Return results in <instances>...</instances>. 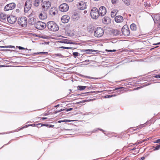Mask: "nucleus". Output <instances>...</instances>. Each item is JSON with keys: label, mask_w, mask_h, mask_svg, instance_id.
Instances as JSON below:
<instances>
[{"label": "nucleus", "mask_w": 160, "mask_h": 160, "mask_svg": "<svg viewBox=\"0 0 160 160\" xmlns=\"http://www.w3.org/2000/svg\"><path fill=\"white\" fill-rule=\"evenodd\" d=\"M46 27L50 31L55 32L58 31L59 29L57 24L53 21L48 22L46 24Z\"/></svg>", "instance_id": "f257e3e1"}, {"label": "nucleus", "mask_w": 160, "mask_h": 160, "mask_svg": "<svg viewBox=\"0 0 160 160\" xmlns=\"http://www.w3.org/2000/svg\"><path fill=\"white\" fill-rule=\"evenodd\" d=\"M104 33V30L101 27H98L95 28L94 32V36L97 38L102 37Z\"/></svg>", "instance_id": "f03ea898"}, {"label": "nucleus", "mask_w": 160, "mask_h": 160, "mask_svg": "<svg viewBox=\"0 0 160 160\" xmlns=\"http://www.w3.org/2000/svg\"><path fill=\"white\" fill-rule=\"evenodd\" d=\"M18 24L22 27H26L27 25V19L25 17H21L18 19Z\"/></svg>", "instance_id": "7ed1b4c3"}, {"label": "nucleus", "mask_w": 160, "mask_h": 160, "mask_svg": "<svg viewBox=\"0 0 160 160\" xmlns=\"http://www.w3.org/2000/svg\"><path fill=\"white\" fill-rule=\"evenodd\" d=\"M99 14L97 8H93L91 10L90 15L92 18L96 19L100 16Z\"/></svg>", "instance_id": "20e7f679"}, {"label": "nucleus", "mask_w": 160, "mask_h": 160, "mask_svg": "<svg viewBox=\"0 0 160 160\" xmlns=\"http://www.w3.org/2000/svg\"><path fill=\"white\" fill-rule=\"evenodd\" d=\"M41 6L43 10L46 11L51 7V3L49 1H45L42 2Z\"/></svg>", "instance_id": "39448f33"}, {"label": "nucleus", "mask_w": 160, "mask_h": 160, "mask_svg": "<svg viewBox=\"0 0 160 160\" xmlns=\"http://www.w3.org/2000/svg\"><path fill=\"white\" fill-rule=\"evenodd\" d=\"M35 26L38 29L42 30L46 27V24L44 22L39 21L37 22L35 24Z\"/></svg>", "instance_id": "423d86ee"}, {"label": "nucleus", "mask_w": 160, "mask_h": 160, "mask_svg": "<svg viewBox=\"0 0 160 160\" xmlns=\"http://www.w3.org/2000/svg\"><path fill=\"white\" fill-rule=\"evenodd\" d=\"M122 33L125 36H128L130 34V31L128 26L126 25H124L122 29Z\"/></svg>", "instance_id": "0eeeda50"}, {"label": "nucleus", "mask_w": 160, "mask_h": 160, "mask_svg": "<svg viewBox=\"0 0 160 160\" xmlns=\"http://www.w3.org/2000/svg\"><path fill=\"white\" fill-rule=\"evenodd\" d=\"M32 1L31 0H27L25 4L24 12H28L29 10L32 6Z\"/></svg>", "instance_id": "6e6552de"}, {"label": "nucleus", "mask_w": 160, "mask_h": 160, "mask_svg": "<svg viewBox=\"0 0 160 160\" xmlns=\"http://www.w3.org/2000/svg\"><path fill=\"white\" fill-rule=\"evenodd\" d=\"M59 8V10L62 12H66L68 10L69 6L67 4L63 3L60 5Z\"/></svg>", "instance_id": "1a4fd4ad"}, {"label": "nucleus", "mask_w": 160, "mask_h": 160, "mask_svg": "<svg viewBox=\"0 0 160 160\" xmlns=\"http://www.w3.org/2000/svg\"><path fill=\"white\" fill-rule=\"evenodd\" d=\"M16 5L14 3H11L6 5L4 8L5 11H8L13 9L15 7Z\"/></svg>", "instance_id": "9d476101"}, {"label": "nucleus", "mask_w": 160, "mask_h": 160, "mask_svg": "<svg viewBox=\"0 0 160 160\" xmlns=\"http://www.w3.org/2000/svg\"><path fill=\"white\" fill-rule=\"evenodd\" d=\"M98 12L100 13V15L103 16L106 14L107 12V10L104 7L102 6L99 8V10H98Z\"/></svg>", "instance_id": "9b49d317"}, {"label": "nucleus", "mask_w": 160, "mask_h": 160, "mask_svg": "<svg viewBox=\"0 0 160 160\" xmlns=\"http://www.w3.org/2000/svg\"><path fill=\"white\" fill-rule=\"evenodd\" d=\"M7 19L9 23L12 24H13L16 22L17 20V18L15 16H11L8 17Z\"/></svg>", "instance_id": "f8f14e48"}, {"label": "nucleus", "mask_w": 160, "mask_h": 160, "mask_svg": "<svg viewBox=\"0 0 160 160\" xmlns=\"http://www.w3.org/2000/svg\"><path fill=\"white\" fill-rule=\"evenodd\" d=\"M70 19L69 17L67 15H63L61 18V21L63 23H66L68 22Z\"/></svg>", "instance_id": "ddd939ff"}, {"label": "nucleus", "mask_w": 160, "mask_h": 160, "mask_svg": "<svg viewBox=\"0 0 160 160\" xmlns=\"http://www.w3.org/2000/svg\"><path fill=\"white\" fill-rule=\"evenodd\" d=\"M102 22L104 24H107L110 23L111 19L108 17L105 16L102 19Z\"/></svg>", "instance_id": "4468645a"}, {"label": "nucleus", "mask_w": 160, "mask_h": 160, "mask_svg": "<svg viewBox=\"0 0 160 160\" xmlns=\"http://www.w3.org/2000/svg\"><path fill=\"white\" fill-rule=\"evenodd\" d=\"M46 13L44 12H42L39 15V18L41 20H44L47 18Z\"/></svg>", "instance_id": "2eb2a0df"}, {"label": "nucleus", "mask_w": 160, "mask_h": 160, "mask_svg": "<svg viewBox=\"0 0 160 160\" xmlns=\"http://www.w3.org/2000/svg\"><path fill=\"white\" fill-rule=\"evenodd\" d=\"M115 20L117 23L121 22L123 20V17L121 16H117L115 18Z\"/></svg>", "instance_id": "dca6fc26"}, {"label": "nucleus", "mask_w": 160, "mask_h": 160, "mask_svg": "<svg viewBox=\"0 0 160 160\" xmlns=\"http://www.w3.org/2000/svg\"><path fill=\"white\" fill-rule=\"evenodd\" d=\"M86 4L83 2H81L79 3L78 8L80 10H83L86 8Z\"/></svg>", "instance_id": "f3484780"}, {"label": "nucleus", "mask_w": 160, "mask_h": 160, "mask_svg": "<svg viewBox=\"0 0 160 160\" xmlns=\"http://www.w3.org/2000/svg\"><path fill=\"white\" fill-rule=\"evenodd\" d=\"M57 12L56 8L55 7L52 8L50 10V14L51 15H54Z\"/></svg>", "instance_id": "a211bd4d"}, {"label": "nucleus", "mask_w": 160, "mask_h": 160, "mask_svg": "<svg viewBox=\"0 0 160 160\" xmlns=\"http://www.w3.org/2000/svg\"><path fill=\"white\" fill-rule=\"evenodd\" d=\"M0 16L1 19L2 21L5 20L7 18H7H8V16L3 13H1Z\"/></svg>", "instance_id": "6ab92c4d"}, {"label": "nucleus", "mask_w": 160, "mask_h": 160, "mask_svg": "<svg viewBox=\"0 0 160 160\" xmlns=\"http://www.w3.org/2000/svg\"><path fill=\"white\" fill-rule=\"evenodd\" d=\"M43 0H35L34 2V5L36 7H38L40 4L42 2Z\"/></svg>", "instance_id": "aec40b11"}, {"label": "nucleus", "mask_w": 160, "mask_h": 160, "mask_svg": "<svg viewBox=\"0 0 160 160\" xmlns=\"http://www.w3.org/2000/svg\"><path fill=\"white\" fill-rule=\"evenodd\" d=\"M130 28L132 31H136L137 29L136 25L134 23H132L130 25Z\"/></svg>", "instance_id": "412c9836"}, {"label": "nucleus", "mask_w": 160, "mask_h": 160, "mask_svg": "<svg viewBox=\"0 0 160 160\" xmlns=\"http://www.w3.org/2000/svg\"><path fill=\"white\" fill-rule=\"evenodd\" d=\"M117 12L115 10H113L111 12V16L112 18L114 17L116 15L117 13Z\"/></svg>", "instance_id": "4be33fe9"}, {"label": "nucleus", "mask_w": 160, "mask_h": 160, "mask_svg": "<svg viewBox=\"0 0 160 160\" xmlns=\"http://www.w3.org/2000/svg\"><path fill=\"white\" fill-rule=\"evenodd\" d=\"M86 86H78L77 87V88L78 90L81 91L85 89L86 88Z\"/></svg>", "instance_id": "5701e85b"}, {"label": "nucleus", "mask_w": 160, "mask_h": 160, "mask_svg": "<svg viewBox=\"0 0 160 160\" xmlns=\"http://www.w3.org/2000/svg\"><path fill=\"white\" fill-rule=\"evenodd\" d=\"M121 136L120 137L121 138H123L125 137H128V136H129V135L127 133H122L120 135Z\"/></svg>", "instance_id": "b1692460"}, {"label": "nucleus", "mask_w": 160, "mask_h": 160, "mask_svg": "<svg viewBox=\"0 0 160 160\" xmlns=\"http://www.w3.org/2000/svg\"><path fill=\"white\" fill-rule=\"evenodd\" d=\"M35 19L34 18H30L29 22L31 24H33L35 22Z\"/></svg>", "instance_id": "393cba45"}, {"label": "nucleus", "mask_w": 160, "mask_h": 160, "mask_svg": "<svg viewBox=\"0 0 160 160\" xmlns=\"http://www.w3.org/2000/svg\"><path fill=\"white\" fill-rule=\"evenodd\" d=\"M122 1L127 6H128L130 4V0H122Z\"/></svg>", "instance_id": "a878e982"}, {"label": "nucleus", "mask_w": 160, "mask_h": 160, "mask_svg": "<svg viewBox=\"0 0 160 160\" xmlns=\"http://www.w3.org/2000/svg\"><path fill=\"white\" fill-rule=\"evenodd\" d=\"M93 51L92 50H90V49H87L85 50L84 51V52H86V53L89 54L91 52H92Z\"/></svg>", "instance_id": "bb28decb"}, {"label": "nucleus", "mask_w": 160, "mask_h": 160, "mask_svg": "<svg viewBox=\"0 0 160 160\" xmlns=\"http://www.w3.org/2000/svg\"><path fill=\"white\" fill-rule=\"evenodd\" d=\"M60 42L62 43H69V40L67 39H63Z\"/></svg>", "instance_id": "cd10ccee"}, {"label": "nucleus", "mask_w": 160, "mask_h": 160, "mask_svg": "<svg viewBox=\"0 0 160 160\" xmlns=\"http://www.w3.org/2000/svg\"><path fill=\"white\" fill-rule=\"evenodd\" d=\"M144 5L145 7L147 8L151 7V5L150 4H148L147 2H144Z\"/></svg>", "instance_id": "c85d7f7f"}, {"label": "nucleus", "mask_w": 160, "mask_h": 160, "mask_svg": "<svg viewBox=\"0 0 160 160\" xmlns=\"http://www.w3.org/2000/svg\"><path fill=\"white\" fill-rule=\"evenodd\" d=\"M116 96V95H106V96H104V98H111L112 97L115 96Z\"/></svg>", "instance_id": "c756f323"}, {"label": "nucleus", "mask_w": 160, "mask_h": 160, "mask_svg": "<svg viewBox=\"0 0 160 160\" xmlns=\"http://www.w3.org/2000/svg\"><path fill=\"white\" fill-rule=\"evenodd\" d=\"M71 121L67 120H59L58 121V123H61L62 122H70Z\"/></svg>", "instance_id": "7c9ffc66"}, {"label": "nucleus", "mask_w": 160, "mask_h": 160, "mask_svg": "<svg viewBox=\"0 0 160 160\" xmlns=\"http://www.w3.org/2000/svg\"><path fill=\"white\" fill-rule=\"evenodd\" d=\"M40 123H38L37 124H28L29 126H32V127H36L37 126V125H40Z\"/></svg>", "instance_id": "2f4dec72"}, {"label": "nucleus", "mask_w": 160, "mask_h": 160, "mask_svg": "<svg viewBox=\"0 0 160 160\" xmlns=\"http://www.w3.org/2000/svg\"><path fill=\"white\" fill-rule=\"evenodd\" d=\"M63 48V49H72L73 48H70L65 47L62 46L60 48Z\"/></svg>", "instance_id": "473e14b6"}, {"label": "nucleus", "mask_w": 160, "mask_h": 160, "mask_svg": "<svg viewBox=\"0 0 160 160\" xmlns=\"http://www.w3.org/2000/svg\"><path fill=\"white\" fill-rule=\"evenodd\" d=\"M72 54L74 57H76L78 56L79 53L78 52H74Z\"/></svg>", "instance_id": "72a5a7b5"}, {"label": "nucleus", "mask_w": 160, "mask_h": 160, "mask_svg": "<svg viewBox=\"0 0 160 160\" xmlns=\"http://www.w3.org/2000/svg\"><path fill=\"white\" fill-rule=\"evenodd\" d=\"M3 47L6 48H15L14 46H3Z\"/></svg>", "instance_id": "f704fd0d"}, {"label": "nucleus", "mask_w": 160, "mask_h": 160, "mask_svg": "<svg viewBox=\"0 0 160 160\" xmlns=\"http://www.w3.org/2000/svg\"><path fill=\"white\" fill-rule=\"evenodd\" d=\"M118 1V0H111V2L113 4H116Z\"/></svg>", "instance_id": "c9c22d12"}, {"label": "nucleus", "mask_w": 160, "mask_h": 160, "mask_svg": "<svg viewBox=\"0 0 160 160\" xmlns=\"http://www.w3.org/2000/svg\"><path fill=\"white\" fill-rule=\"evenodd\" d=\"M145 126L144 124L142 125H140L138 126V128H141Z\"/></svg>", "instance_id": "e433bc0d"}, {"label": "nucleus", "mask_w": 160, "mask_h": 160, "mask_svg": "<svg viewBox=\"0 0 160 160\" xmlns=\"http://www.w3.org/2000/svg\"><path fill=\"white\" fill-rule=\"evenodd\" d=\"M143 141H142V142H139L137 143L134 144L133 145H137L139 144H141V143H142Z\"/></svg>", "instance_id": "4c0bfd02"}, {"label": "nucleus", "mask_w": 160, "mask_h": 160, "mask_svg": "<svg viewBox=\"0 0 160 160\" xmlns=\"http://www.w3.org/2000/svg\"><path fill=\"white\" fill-rule=\"evenodd\" d=\"M48 52H38L37 53V54H39L40 53H47L48 54Z\"/></svg>", "instance_id": "58836bf2"}, {"label": "nucleus", "mask_w": 160, "mask_h": 160, "mask_svg": "<svg viewBox=\"0 0 160 160\" xmlns=\"http://www.w3.org/2000/svg\"><path fill=\"white\" fill-rule=\"evenodd\" d=\"M48 126L47 124H42L41 125V126H39V127H41L42 126H46V127H48Z\"/></svg>", "instance_id": "ea45409f"}, {"label": "nucleus", "mask_w": 160, "mask_h": 160, "mask_svg": "<svg viewBox=\"0 0 160 160\" xmlns=\"http://www.w3.org/2000/svg\"><path fill=\"white\" fill-rule=\"evenodd\" d=\"M154 77L157 78H160V75H156Z\"/></svg>", "instance_id": "a19ab883"}, {"label": "nucleus", "mask_w": 160, "mask_h": 160, "mask_svg": "<svg viewBox=\"0 0 160 160\" xmlns=\"http://www.w3.org/2000/svg\"><path fill=\"white\" fill-rule=\"evenodd\" d=\"M123 87H120V88H115V90H117V89H120V91H122V90L123 89Z\"/></svg>", "instance_id": "79ce46f5"}, {"label": "nucleus", "mask_w": 160, "mask_h": 160, "mask_svg": "<svg viewBox=\"0 0 160 160\" xmlns=\"http://www.w3.org/2000/svg\"><path fill=\"white\" fill-rule=\"evenodd\" d=\"M18 48L20 50H24L25 49L24 48L20 46Z\"/></svg>", "instance_id": "37998d69"}, {"label": "nucleus", "mask_w": 160, "mask_h": 160, "mask_svg": "<svg viewBox=\"0 0 160 160\" xmlns=\"http://www.w3.org/2000/svg\"><path fill=\"white\" fill-rule=\"evenodd\" d=\"M160 142V139H158L156 140L155 142H154V143H159Z\"/></svg>", "instance_id": "c03bdc74"}, {"label": "nucleus", "mask_w": 160, "mask_h": 160, "mask_svg": "<svg viewBox=\"0 0 160 160\" xmlns=\"http://www.w3.org/2000/svg\"><path fill=\"white\" fill-rule=\"evenodd\" d=\"M47 125H48V127L49 128L53 127L54 126V125H52L47 124Z\"/></svg>", "instance_id": "a18cd8bd"}, {"label": "nucleus", "mask_w": 160, "mask_h": 160, "mask_svg": "<svg viewBox=\"0 0 160 160\" xmlns=\"http://www.w3.org/2000/svg\"><path fill=\"white\" fill-rule=\"evenodd\" d=\"M66 2H70L73 1L74 0H65Z\"/></svg>", "instance_id": "49530a36"}, {"label": "nucleus", "mask_w": 160, "mask_h": 160, "mask_svg": "<svg viewBox=\"0 0 160 160\" xmlns=\"http://www.w3.org/2000/svg\"><path fill=\"white\" fill-rule=\"evenodd\" d=\"M72 108H69L68 109H66V111H67V112H68V111H71V110H72Z\"/></svg>", "instance_id": "de8ad7c7"}, {"label": "nucleus", "mask_w": 160, "mask_h": 160, "mask_svg": "<svg viewBox=\"0 0 160 160\" xmlns=\"http://www.w3.org/2000/svg\"><path fill=\"white\" fill-rule=\"evenodd\" d=\"M28 127H29V125H28H28H27L25 126H24L22 128H28Z\"/></svg>", "instance_id": "09e8293b"}, {"label": "nucleus", "mask_w": 160, "mask_h": 160, "mask_svg": "<svg viewBox=\"0 0 160 160\" xmlns=\"http://www.w3.org/2000/svg\"><path fill=\"white\" fill-rule=\"evenodd\" d=\"M55 55L58 56H61V54L60 53L56 54H55Z\"/></svg>", "instance_id": "8fccbe9b"}, {"label": "nucleus", "mask_w": 160, "mask_h": 160, "mask_svg": "<svg viewBox=\"0 0 160 160\" xmlns=\"http://www.w3.org/2000/svg\"><path fill=\"white\" fill-rule=\"evenodd\" d=\"M16 12L17 13H18L19 12L20 10L19 9H17L16 10Z\"/></svg>", "instance_id": "3c124183"}, {"label": "nucleus", "mask_w": 160, "mask_h": 160, "mask_svg": "<svg viewBox=\"0 0 160 160\" xmlns=\"http://www.w3.org/2000/svg\"><path fill=\"white\" fill-rule=\"evenodd\" d=\"M122 160H129V159L128 158L126 157Z\"/></svg>", "instance_id": "603ef678"}, {"label": "nucleus", "mask_w": 160, "mask_h": 160, "mask_svg": "<svg viewBox=\"0 0 160 160\" xmlns=\"http://www.w3.org/2000/svg\"><path fill=\"white\" fill-rule=\"evenodd\" d=\"M47 118L46 117L42 118H41V120H44L47 119Z\"/></svg>", "instance_id": "864d4df0"}, {"label": "nucleus", "mask_w": 160, "mask_h": 160, "mask_svg": "<svg viewBox=\"0 0 160 160\" xmlns=\"http://www.w3.org/2000/svg\"><path fill=\"white\" fill-rule=\"evenodd\" d=\"M160 44V42H158L157 43H154V44H153V45H159V44Z\"/></svg>", "instance_id": "5fc2aeb1"}, {"label": "nucleus", "mask_w": 160, "mask_h": 160, "mask_svg": "<svg viewBox=\"0 0 160 160\" xmlns=\"http://www.w3.org/2000/svg\"><path fill=\"white\" fill-rule=\"evenodd\" d=\"M145 159V157H142L141 158V160H144Z\"/></svg>", "instance_id": "6e6d98bb"}, {"label": "nucleus", "mask_w": 160, "mask_h": 160, "mask_svg": "<svg viewBox=\"0 0 160 160\" xmlns=\"http://www.w3.org/2000/svg\"><path fill=\"white\" fill-rule=\"evenodd\" d=\"M64 109H61L60 110H59L58 111V112H61L63 110H64Z\"/></svg>", "instance_id": "4d7b16f0"}, {"label": "nucleus", "mask_w": 160, "mask_h": 160, "mask_svg": "<svg viewBox=\"0 0 160 160\" xmlns=\"http://www.w3.org/2000/svg\"><path fill=\"white\" fill-rule=\"evenodd\" d=\"M108 51L109 52H112V51H113V52H115L116 51V50H108Z\"/></svg>", "instance_id": "13d9d810"}, {"label": "nucleus", "mask_w": 160, "mask_h": 160, "mask_svg": "<svg viewBox=\"0 0 160 160\" xmlns=\"http://www.w3.org/2000/svg\"><path fill=\"white\" fill-rule=\"evenodd\" d=\"M140 88V87H138V88H135L134 89V90H138V89Z\"/></svg>", "instance_id": "bf43d9fd"}, {"label": "nucleus", "mask_w": 160, "mask_h": 160, "mask_svg": "<svg viewBox=\"0 0 160 160\" xmlns=\"http://www.w3.org/2000/svg\"><path fill=\"white\" fill-rule=\"evenodd\" d=\"M136 149V148H132V149L131 150H135Z\"/></svg>", "instance_id": "052dcab7"}, {"label": "nucleus", "mask_w": 160, "mask_h": 160, "mask_svg": "<svg viewBox=\"0 0 160 160\" xmlns=\"http://www.w3.org/2000/svg\"><path fill=\"white\" fill-rule=\"evenodd\" d=\"M102 91H97V92H102Z\"/></svg>", "instance_id": "680f3d73"}, {"label": "nucleus", "mask_w": 160, "mask_h": 160, "mask_svg": "<svg viewBox=\"0 0 160 160\" xmlns=\"http://www.w3.org/2000/svg\"><path fill=\"white\" fill-rule=\"evenodd\" d=\"M41 125L40 124V125H37V127H38L41 126Z\"/></svg>", "instance_id": "e2e57ef3"}, {"label": "nucleus", "mask_w": 160, "mask_h": 160, "mask_svg": "<svg viewBox=\"0 0 160 160\" xmlns=\"http://www.w3.org/2000/svg\"><path fill=\"white\" fill-rule=\"evenodd\" d=\"M58 106H59V105H57L56 106V107H58Z\"/></svg>", "instance_id": "0e129e2a"}, {"label": "nucleus", "mask_w": 160, "mask_h": 160, "mask_svg": "<svg viewBox=\"0 0 160 160\" xmlns=\"http://www.w3.org/2000/svg\"><path fill=\"white\" fill-rule=\"evenodd\" d=\"M115 32H117V30H115Z\"/></svg>", "instance_id": "69168bd1"}, {"label": "nucleus", "mask_w": 160, "mask_h": 160, "mask_svg": "<svg viewBox=\"0 0 160 160\" xmlns=\"http://www.w3.org/2000/svg\"><path fill=\"white\" fill-rule=\"evenodd\" d=\"M120 33H118V34H119Z\"/></svg>", "instance_id": "338daca9"}, {"label": "nucleus", "mask_w": 160, "mask_h": 160, "mask_svg": "<svg viewBox=\"0 0 160 160\" xmlns=\"http://www.w3.org/2000/svg\"><path fill=\"white\" fill-rule=\"evenodd\" d=\"M82 102H85V101Z\"/></svg>", "instance_id": "774afa93"}]
</instances>
